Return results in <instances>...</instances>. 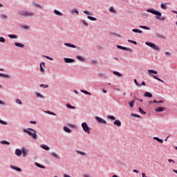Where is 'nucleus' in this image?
Masks as SVG:
<instances>
[{
    "label": "nucleus",
    "instance_id": "nucleus-1",
    "mask_svg": "<svg viewBox=\"0 0 177 177\" xmlns=\"http://www.w3.org/2000/svg\"><path fill=\"white\" fill-rule=\"evenodd\" d=\"M146 12L151 13L152 15H155L156 16V19L158 20H160V21H164L165 20V17H161L162 14L159 11H157L154 9H147Z\"/></svg>",
    "mask_w": 177,
    "mask_h": 177
},
{
    "label": "nucleus",
    "instance_id": "nucleus-2",
    "mask_svg": "<svg viewBox=\"0 0 177 177\" xmlns=\"http://www.w3.org/2000/svg\"><path fill=\"white\" fill-rule=\"evenodd\" d=\"M24 132H25V133H28V135H29V136H31L32 139H37L38 138V136L37 135V131L31 128L24 129Z\"/></svg>",
    "mask_w": 177,
    "mask_h": 177
},
{
    "label": "nucleus",
    "instance_id": "nucleus-3",
    "mask_svg": "<svg viewBox=\"0 0 177 177\" xmlns=\"http://www.w3.org/2000/svg\"><path fill=\"white\" fill-rule=\"evenodd\" d=\"M19 16H24L26 17H32L34 12L28 10H21L19 12Z\"/></svg>",
    "mask_w": 177,
    "mask_h": 177
},
{
    "label": "nucleus",
    "instance_id": "nucleus-4",
    "mask_svg": "<svg viewBox=\"0 0 177 177\" xmlns=\"http://www.w3.org/2000/svg\"><path fill=\"white\" fill-rule=\"evenodd\" d=\"M82 128L86 133H87L88 135H90L91 127H89V126H88V123H86V122L82 123Z\"/></svg>",
    "mask_w": 177,
    "mask_h": 177
},
{
    "label": "nucleus",
    "instance_id": "nucleus-5",
    "mask_svg": "<svg viewBox=\"0 0 177 177\" xmlns=\"http://www.w3.org/2000/svg\"><path fill=\"white\" fill-rule=\"evenodd\" d=\"M145 45H147V46H149L152 49H154V50H160V47L157 46V45L150 43V42H145Z\"/></svg>",
    "mask_w": 177,
    "mask_h": 177
},
{
    "label": "nucleus",
    "instance_id": "nucleus-6",
    "mask_svg": "<svg viewBox=\"0 0 177 177\" xmlns=\"http://www.w3.org/2000/svg\"><path fill=\"white\" fill-rule=\"evenodd\" d=\"M95 120L100 123V124H107V122L106 120H104V119L99 117V116H96L95 117Z\"/></svg>",
    "mask_w": 177,
    "mask_h": 177
},
{
    "label": "nucleus",
    "instance_id": "nucleus-7",
    "mask_svg": "<svg viewBox=\"0 0 177 177\" xmlns=\"http://www.w3.org/2000/svg\"><path fill=\"white\" fill-rule=\"evenodd\" d=\"M40 147L41 149H43L44 150H46V151H49V150H50V147H49L48 145H41Z\"/></svg>",
    "mask_w": 177,
    "mask_h": 177
},
{
    "label": "nucleus",
    "instance_id": "nucleus-8",
    "mask_svg": "<svg viewBox=\"0 0 177 177\" xmlns=\"http://www.w3.org/2000/svg\"><path fill=\"white\" fill-rule=\"evenodd\" d=\"M65 63H75V60L71 58H64Z\"/></svg>",
    "mask_w": 177,
    "mask_h": 177
},
{
    "label": "nucleus",
    "instance_id": "nucleus-9",
    "mask_svg": "<svg viewBox=\"0 0 177 177\" xmlns=\"http://www.w3.org/2000/svg\"><path fill=\"white\" fill-rule=\"evenodd\" d=\"M22 151H21L20 149H17L15 150V154H16V156H17L18 157H20V156H21V154H22Z\"/></svg>",
    "mask_w": 177,
    "mask_h": 177
},
{
    "label": "nucleus",
    "instance_id": "nucleus-10",
    "mask_svg": "<svg viewBox=\"0 0 177 177\" xmlns=\"http://www.w3.org/2000/svg\"><path fill=\"white\" fill-rule=\"evenodd\" d=\"M44 67H45V62H41L40 63V71L41 73H45V69H44Z\"/></svg>",
    "mask_w": 177,
    "mask_h": 177
},
{
    "label": "nucleus",
    "instance_id": "nucleus-11",
    "mask_svg": "<svg viewBox=\"0 0 177 177\" xmlns=\"http://www.w3.org/2000/svg\"><path fill=\"white\" fill-rule=\"evenodd\" d=\"M155 111H156L158 113L165 111V108H164V107H158V108L155 109Z\"/></svg>",
    "mask_w": 177,
    "mask_h": 177
},
{
    "label": "nucleus",
    "instance_id": "nucleus-12",
    "mask_svg": "<svg viewBox=\"0 0 177 177\" xmlns=\"http://www.w3.org/2000/svg\"><path fill=\"white\" fill-rule=\"evenodd\" d=\"M10 168L12 169H15V171H17L18 172H21V169L20 167H17L14 166V165H10Z\"/></svg>",
    "mask_w": 177,
    "mask_h": 177
},
{
    "label": "nucleus",
    "instance_id": "nucleus-13",
    "mask_svg": "<svg viewBox=\"0 0 177 177\" xmlns=\"http://www.w3.org/2000/svg\"><path fill=\"white\" fill-rule=\"evenodd\" d=\"M64 45H65V46H68L69 48H77V46H75L74 44H71L70 43H65Z\"/></svg>",
    "mask_w": 177,
    "mask_h": 177
},
{
    "label": "nucleus",
    "instance_id": "nucleus-14",
    "mask_svg": "<svg viewBox=\"0 0 177 177\" xmlns=\"http://www.w3.org/2000/svg\"><path fill=\"white\" fill-rule=\"evenodd\" d=\"M148 73H149V74H150V75H151V74H156V75L158 74V72H157L155 70H151V69L148 70Z\"/></svg>",
    "mask_w": 177,
    "mask_h": 177
},
{
    "label": "nucleus",
    "instance_id": "nucleus-15",
    "mask_svg": "<svg viewBox=\"0 0 177 177\" xmlns=\"http://www.w3.org/2000/svg\"><path fill=\"white\" fill-rule=\"evenodd\" d=\"M15 46H17L18 48H24V44L19 42L15 43Z\"/></svg>",
    "mask_w": 177,
    "mask_h": 177
},
{
    "label": "nucleus",
    "instance_id": "nucleus-16",
    "mask_svg": "<svg viewBox=\"0 0 177 177\" xmlns=\"http://www.w3.org/2000/svg\"><path fill=\"white\" fill-rule=\"evenodd\" d=\"M36 97H40V99H44L45 96L40 93L36 92Z\"/></svg>",
    "mask_w": 177,
    "mask_h": 177
},
{
    "label": "nucleus",
    "instance_id": "nucleus-17",
    "mask_svg": "<svg viewBox=\"0 0 177 177\" xmlns=\"http://www.w3.org/2000/svg\"><path fill=\"white\" fill-rule=\"evenodd\" d=\"M167 5H169V3H162L160 5V7L162 9H163L164 10H166L167 9Z\"/></svg>",
    "mask_w": 177,
    "mask_h": 177
},
{
    "label": "nucleus",
    "instance_id": "nucleus-18",
    "mask_svg": "<svg viewBox=\"0 0 177 177\" xmlns=\"http://www.w3.org/2000/svg\"><path fill=\"white\" fill-rule=\"evenodd\" d=\"M22 154H23V157H26V156L28 154V152L25 148H22Z\"/></svg>",
    "mask_w": 177,
    "mask_h": 177
},
{
    "label": "nucleus",
    "instance_id": "nucleus-19",
    "mask_svg": "<svg viewBox=\"0 0 177 177\" xmlns=\"http://www.w3.org/2000/svg\"><path fill=\"white\" fill-rule=\"evenodd\" d=\"M64 131L67 132V133H71V129L67 127H64Z\"/></svg>",
    "mask_w": 177,
    "mask_h": 177
},
{
    "label": "nucleus",
    "instance_id": "nucleus-20",
    "mask_svg": "<svg viewBox=\"0 0 177 177\" xmlns=\"http://www.w3.org/2000/svg\"><path fill=\"white\" fill-rule=\"evenodd\" d=\"M144 96L145 97H153V95H151V93H150L149 92H145L144 94Z\"/></svg>",
    "mask_w": 177,
    "mask_h": 177
},
{
    "label": "nucleus",
    "instance_id": "nucleus-21",
    "mask_svg": "<svg viewBox=\"0 0 177 177\" xmlns=\"http://www.w3.org/2000/svg\"><path fill=\"white\" fill-rule=\"evenodd\" d=\"M154 140H157L160 143H164V140L162 139L159 138L158 137H153Z\"/></svg>",
    "mask_w": 177,
    "mask_h": 177
},
{
    "label": "nucleus",
    "instance_id": "nucleus-22",
    "mask_svg": "<svg viewBox=\"0 0 177 177\" xmlns=\"http://www.w3.org/2000/svg\"><path fill=\"white\" fill-rule=\"evenodd\" d=\"M114 125H117L118 127H120L121 125V121L119 120H116L113 122Z\"/></svg>",
    "mask_w": 177,
    "mask_h": 177
},
{
    "label": "nucleus",
    "instance_id": "nucleus-23",
    "mask_svg": "<svg viewBox=\"0 0 177 177\" xmlns=\"http://www.w3.org/2000/svg\"><path fill=\"white\" fill-rule=\"evenodd\" d=\"M54 13L57 15V16H63V13H62L60 11L57 10H54Z\"/></svg>",
    "mask_w": 177,
    "mask_h": 177
},
{
    "label": "nucleus",
    "instance_id": "nucleus-24",
    "mask_svg": "<svg viewBox=\"0 0 177 177\" xmlns=\"http://www.w3.org/2000/svg\"><path fill=\"white\" fill-rule=\"evenodd\" d=\"M132 31L133 32H138V34H142L143 32L142 30H140L139 29H133Z\"/></svg>",
    "mask_w": 177,
    "mask_h": 177
},
{
    "label": "nucleus",
    "instance_id": "nucleus-25",
    "mask_svg": "<svg viewBox=\"0 0 177 177\" xmlns=\"http://www.w3.org/2000/svg\"><path fill=\"white\" fill-rule=\"evenodd\" d=\"M35 165L36 167H38L39 168H41L42 169H44L45 166L38 163V162H35Z\"/></svg>",
    "mask_w": 177,
    "mask_h": 177
},
{
    "label": "nucleus",
    "instance_id": "nucleus-26",
    "mask_svg": "<svg viewBox=\"0 0 177 177\" xmlns=\"http://www.w3.org/2000/svg\"><path fill=\"white\" fill-rule=\"evenodd\" d=\"M117 48H118V49H122V50H128V48H127V47H123L120 45H117Z\"/></svg>",
    "mask_w": 177,
    "mask_h": 177
},
{
    "label": "nucleus",
    "instance_id": "nucleus-27",
    "mask_svg": "<svg viewBox=\"0 0 177 177\" xmlns=\"http://www.w3.org/2000/svg\"><path fill=\"white\" fill-rule=\"evenodd\" d=\"M0 77H3L4 78H10V75L3 73H0Z\"/></svg>",
    "mask_w": 177,
    "mask_h": 177
},
{
    "label": "nucleus",
    "instance_id": "nucleus-28",
    "mask_svg": "<svg viewBox=\"0 0 177 177\" xmlns=\"http://www.w3.org/2000/svg\"><path fill=\"white\" fill-rule=\"evenodd\" d=\"M77 60H80V62H84L85 61V58L81 57L80 55H77Z\"/></svg>",
    "mask_w": 177,
    "mask_h": 177
},
{
    "label": "nucleus",
    "instance_id": "nucleus-29",
    "mask_svg": "<svg viewBox=\"0 0 177 177\" xmlns=\"http://www.w3.org/2000/svg\"><path fill=\"white\" fill-rule=\"evenodd\" d=\"M8 37H9V38H11L13 39L18 38L17 35H8Z\"/></svg>",
    "mask_w": 177,
    "mask_h": 177
},
{
    "label": "nucleus",
    "instance_id": "nucleus-30",
    "mask_svg": "<svg viewBox=\"0 0 177 177\" xmlns=\"http://www.w3.org/2000/svg\"><path fill=\"white\" fill-rule=\"evenodd\" d=\"M66 107H68V109H71L72 110H75V106H73L71 104H66Z\"/></svg>",
    "mask_w": 177,
    "mask_h": 177
},
{
    "label": "nucleus",
    "instance_id": "nucleus-31",
    "mask_svg": "<svg viewBox=\"0 0 177 177\" xmlns=\"http://www.w3.org/2000/svg\"><path fill=\"white\" fill-rule=\"evenodd\" d=\"M80 92H82V93H84L85 95H92V94H91V93H89L87 91H85V90H80Z\"/></svg>",
    "mask_w": 177,
    "mask_h": 177
},
{
    "label": "nucleus",
    "instance_id": "nucleus-32",
    "mask_svg": "<svg viewBox=\"0 0 177 177\" xmlns=\"http://www.w3.org/2000/svg\"><path fill=\"white\" fill-rule=\"evenodd\" d=\"M33 5H34V6H35L36 8H40L41 9H43V7H42L41 5L37 3L36 2H33Z\"/></svg>",
    "mask_w": 177,
    "mask_h": 177
},
{
    "label": "nucleus",
    "instance_id": "nucleus-33",
    "mask_svg": "<svg viewBox=\"0 0 177 177\" xmlns=\"http://www.w3.org/2000/svg\"><path fill=\"white\" fill-rule=\"evenodd\" d=\"M113 74L118 77H122V75H121V73H120L118 71H113Z\"/></svg>",
    "mask_w": 177,
    "mask_h": 177
},
{
    "label": "nucleus",
    "instance_id": "nucleus-34",
    "mask_svg": "<svg viewBox=\"0 0 177 177\" xmlns=\"http://www.w3.org/2000/svg\"><path fill=\"white\" fill-rule=\"evenodd\" d=\"M87 18H88L89 20H91L92 21H96V18H95V17H93L88 16Z\"/></svg>",
    "mask_w": 177,
    "mask_h": 177
},
{
    "label": "nucleus",
    "instance_id": "nucleus-35",
    "mask_svg": "<svg viewBox=\"0 0 177 177\" xmlns=\"http://www.w3.org/2000/svg\"><path fill=\"white\" fill-rule=\"evenodd\" d=\"M51 156H53L55 158H60V157L58 156L57 154L56 153H55V152H53L51 153Z\"/></svg>",
    "mask_w": 177,
    "mask_h": 177
},
{
    "label": "nucleus",
    "instance_id": "nucleus-36",
    "mask_svg": "<svg viewBox=\"0 0 177 177\" xmlns=\"http://www.w3.org/2000/svg\"><path fill=\"white\" fill-rule=\"evenodd\" d=\"M129 104L130 107L132 109V107H133V105L135 104V100H133V101L129 102Z\"/></svg>",
    "mask_w": 177,
    "mask_h": 177
},
{
    "label": "nucleus",
    "instance_id": "nucleus-37",
    "mask_svg": "<svg viewBox=\"0 0 177 177\" xmlns=\"http://www.w3.org/2000/svg\"><path fill=\"white\" fill-rule=\"evenodd\" d=\"M1 143H2V145H10V142H8V141H6V140H2V141L1 142Z\"/></svg>",
    "mask_w": 177,
    "mask_h": 177
},
{
    "label": "nucleus",
    "instance_id": "nucleus-38",
    "mask_svg": "<svg viewBox=\"0 0 177 177\" xmlns=\"http://www.w3.org/2000/svg\"><path fill=\"white\" fill-rule=\"evenodd\" d=\"M1 19H3V20H7L8 19V15H1Z\"/></svg>",
    "mask_w": 177,
    "mask_h": 177
},
{
    "label": "nucleus",
    "instance_id": "nucleus-39",
    "mask_svg": "<svg viewBox=\"0 0 177 177\" xmlns=\"http://www.w3.org/2000/svg\"><path fill=\"white\" fill-rule=\"evenodd\" d=\"M39 86H40V88H49V85L44 84H40Z\"/></svg>",
    "mask_w": 177,
    "mask_h": 177
},
{
    "label": "nucleus",
    "instance_id": "nucleus-40",
    "mask_svg": "<svg viewBox=\"0 0 177 177\" xmlns=\"http://www.w3.org/2000/svg\"><path fill=\"white\" fill-rule=\"evenodd\" d=\"M153 78H154L155 80H157L158 81H160V82H163L164 83V81L158 77H157L156 76L153 75Z\"/></svg>",
    "mask_w": 177,
    "mask_h": 177
},
{
    "label": "nucleus",
    "instance_id": "nucleus-41",
    "mask_svg": "<svg viewBox=\"0 0 177 177\" xmlns=\"http://www.w3.org/2000/svg\"><path fill=\"white\" fill-rule=\"evenodd\" d=\"M140 28H143L144 30H150V28H149V26H140Z\"/></svg>",
    "mask_w": 177,
    "mask_h": 177
},
{
    "label": "nucleus",
    "instance_id": "nucleus-42",
    "mask_svg": "<svg viewBox=\"0 0 177 177\" xmlns=\"http://www.w3.org/2000/svg\"><path fill=\"white\" fill-rule=\"evenodd\" d=\"M15 102L18 104H23V102H21V100H20V99H17Z\"/></svg>",
    "mask_w": 177,
    "mask_h": 177
},
{
    "label": "nucleus",
    "instance_id": "nucleus-43",
    "mask_svg": "<svg viewBox=\"0 0 177 177\" xmlns=\"http://www.w3.org/2000/svg\"><path fill=\"white\" fill-rule=\"evenodd\" d=\"M46 113L50 114V115H56V114L55 113L51 112L50 111H47Z\"/></svg>",
    "mask_w": 177,
    "mask_h": 177
},
{
    "label": "nucleus",
    "instance_id": "nucleus-44",
    "mask_svg": "<svg viewBox=\"0 0 177 177\" xmlns=\"http://www.w3.org/2000/svg\"><path fill=\"white\" fill-rule=\"evenodd\" d=\"M77 153L80 154L81 156H86V153L85 152H82L81 151H77Z\"/></svg>",
    "mask_w": 177,
    "mask_h": 177
},
{
    "label": "nucleus",
    "instance_id": "nucleus-45",
    "mask_svg": "<svg viewBox=\"0 0 177 177\" xmlns=\"http://www.w3.org/2000/svg\"><path fill=\"white\" fill-rule=\"evenodd\" d=\"M138 110L141 114H146V111H143L142 108H139Z\"/></svg>",
    "mask_w": 177,
    "mask_h": 177
},
{
    "label": "nucleus",
    "instance_id": "nucleus-46",
    "mask_svg": "<svg viewBox=\"0 0 177 177\" xmlns=\"http://www.w3.org/2000/svg\"><path fill=\"white\" fill-rule=\"evenodd\" d=\"M0 124H1L2 125H8V122H6L2 120H0Z\"/></svg>",
    "mask_w": 177,
    "mask_h": 177
},
{
    "label": "nucleus",
    "instance_id": "nucleus-47",
    "mask_svg": "<svg viewBox=\"0 0 177 177\" xmlns=\"http://www.w3.org/2000/svg\"><path fill=\"white\" fill-rule=\"evenodd\" d=\"M109 10H110V12H112V13H116V11L113 7H111Z\"/></svg>",
    "mask_w": 177,
    "mask_h": 177
},
{
    "label": "nucleus",
    "instance_id": "nucleus-48",
    "mask_svg": "<svg viewBox=\"0 0 177 177\" xmlns=\"http://www.w3.org/2000/svg\"><path fill=\"white\" fill-rule=\"evenodd\" d=\"M128 42H130V44H133L134 45L138 44V43L136 41H133V40H128Z\"/></svg>",
    "mask_w": 177,
    "mask_h": 177
},
{
    "label": "nucleus",
    "instance_id": "nucleus-49",
    "mask_svg": "<svg viewBox=\"0 0 177 177\" xmlns=\"http://www.w3.org/2000/svg\"><path fill=\"white\" fill-rule=\"evenodd\" d=\"M108 118L109 120H115V117H114L113 115H108Z\"/></svg>",
    "mask_w": 177,
    "mask_h": 177
},
{
    "label": "nucleus",
    "instance_id": "nucleus-50",
    "mask_svg": "<svg viewBox=\"0 0 177 177\" xmlns=\"http://www.w3.org/2000/svg\"><path fill=\"white\" fill-rule=\"evenodd\" d=\"M131 117H137L138 118H140V115H136L135 113H131Z\"/></svg>",
    "mask_w": 177,
    "mask_h": 177
},
{
    "label": "nucleus",
    "instance_id": "nucleus-51",
    "mask_svg": "<svg viewBox=\"0 0 177 177\" xmlns=\"http://www.w3.org/2000/svg\"><path fill=\"white\" fill-rule=\"evenodd\" d=\"M134 82L137 86H140V84L138 83V80H136V79L134 80Z\"/></svg>",
    "mask_w": 177,
    "mask_h": 177
},
{
    "label": "nucleus",
    "instance_id": "nucleus-52",
    "mask_svg": "<svg viewBox=\"0 0 177 177\" xmlns=\"http://www.w3.org/2000/svg\"><path fill=\"white\" fill-rule=\"evenodd\" d=\"M6 41V40H5V38H3V37H0V42H5Z\"/></svg>",
    "mask_w": 177,
    "mask_h": 177
},
{
    "label": "nucleus",
    "instance_id": "nucleus-53",
    "mask_svg": "<svg viewBox=\"0 0 177 177\" xmlns=\"http://www.w3.org/2000/svg\"><path fill=\"white\" fill-rule=\"evenodd\" d=\"M165 55H166V56H171V55H172V53H171L167 51V52H165Z\"/></svg>",
    "mask_w": 177,
    "mask_h": 177
},
{
    "label": "nucleus",
    "instance_id": "nucleus-54",
    "mask_svg": "<svg viewBox=\"0 0 177 177\" xmlns=\"http://www.w3.org/2000/svg\"><path fill=\"white\" fill-rule=\"evenodd\" d=\"M84 12V13H85V15H92L91 12H89V11H88V10H84V11H83Z\"/></svg>",
    "mask_w": 177,
    "mask_h": 177
},
{
    "label": "nucleus",
    "instance_id": "nucleus-55",
    "mask_svg": "<svg viewBox=\"0 0 177 177\" xmlns=\"http://www.w3.org/2000/svg\"><path fill=\"white\" fill-rule=\"evenodd\" d=\"M152 103H158V102L157 100H156L149 102L150 104H151Z\"/></svg>",
    "mask_w": 177,
    "mask_h": 177
},
{
    "label": "nucleus",
    "instance_id": "nucleus-56",
    "mask_svg": "<svg viewBox=\"0 0 177 177\" xmlns=\"http://www.w3.org/2000/svg\"><path fill=\"white\" fill-rule=\"evenodd\" d=\"M44 57H46V59H48V60H53V58H50V57H48V56H44Z\"/></svg>",
    "mask_w": 177,
    "mask_h": 177
},
{
    "label": "nucleus",
    "instance_id": "nucleus-57",
    "mask_svg": "<svg viewBox=\"0 0 177 177\" xmlns=\"http://www.w3.org/2000/svg\"><path fill=\"white\" fill-rule=\"evenodd\" d=\"M92 64H97V62L95 61V60H93L92 61Z\"/></svg>",
    "mask_w": 177,
    "mask_h": 177
},
{
    "label": "nucleus",
    "instance_id": "nucleus-58",
    "mask_svg": "<svg viewBox=\"0 0 177 177\" xmlns=\"http://www.w3.org/2000/svg\"><path fill=\"white\" fill-rule=\"evenodd\" d=\"M169 162H175V160H172V159H169L168 160Z\"/></svg>",
    "mask_w": 177,
    "mask_h": 177
},
{
    "label": "nucleus",
    "instance_id": "nucleus-59",
    "mask_svg": "<svg viewBox=\"0 0 177 177\" xmlns=\"http://www.w3.org/2000/svg\"><path fill=\"white\" fill-rule=\"evenodd\" d=\"M30 124L35 125V124H37V122L32 120V121H30Z\"/></svg>",
    "mask_w": 177,
    "mask_h": 177
},
{
    "label": "nucleus",
    "instance_id": "nucleus-60",
    "mask_svg": "<svg viewBox=\"0 0 177 177\" xmlns=\"http://www.w3.org/2000/svg\"><path fill=\"white\" fill-rule=\"evenodd\" d=\"M133 172H135L136 174H139V171H138L137 169H133Z\"/></svg>",
    "mask_w": 177,
    "mask_h": 177
},
{
    "label": "nucleus",
    "instance_id": "nucleus-61",
    "mask_svg": "<svg viewBox=\"0 0 177 177\" xmlns=\"http://www.w3.org/2000/svg\"><path fill=\"white\" fill-rule=\"evenodd\" d=\"M141 85H142V86H146V82H142V84H141Z\"/></svg>",
    "mask_w": 177,
    "mask_h": 177
},
{
    "label": "nucleus",
    "instance_id": "nucleus-62",
    "mask_svg": "<svg viewBox=\"0 0 177 177\" xmlns=\"http://www.w3.org/2000/svg\"><path fill=\"white\" fill-rule=\"evenodd\" d=\"M83 23H84V24L85 26H88V23H86L85 21H83Z\"/></svg>",
    "mask_w": 177,
    "mask_h": 177
},
{
    "label": "nucleus",
    "instance_id": "nucleus-63",
    "mask_svg": "<svg viewBox=\"0 0 177 177\" xmlns=\"http://www.w3.org/2000/svg\"><path fill=\"white\" fill-rule=\"evenodd\" d=\"M171 12H172V13H175V15H177V11L172 10Z\"/></svg>",
    "mask_w": 177,
    "mask_h": 177
},
{
    "label": "nucleus",
    "instance_id": "nucleus-64",
    "mask_svg": "<svg viewBox=\"0 0 177 177\" xmlns=\"http://www.w3.org/2000/svg\"><path fill=\"white\" fill-rule=\"evenodd\" d=\"M74 12H75V13H76L77 15H78V13H79L78 10H75Z\"/></svg>",
    "mask_w": 177,
    "mask_h": 177
}]
</instances>
